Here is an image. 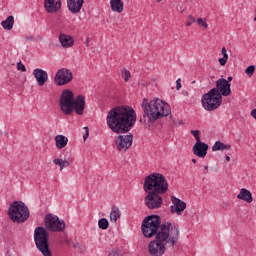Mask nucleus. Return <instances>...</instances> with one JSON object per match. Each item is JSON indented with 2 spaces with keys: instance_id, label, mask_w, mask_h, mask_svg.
Returning <instances> with one entry per match:
<instances>
[{
  "instance_id": "obj_1",
  "label": "nucleus",
  "mask_w": 256,
  "mask_h": 256,
  "mask_svg": "<svg viewBox=\"0 0 256 256\" xmlns=\"http://www.w3.org/2000/svg\"><path fill=\"white\" fill-rule=\"evenodd\" d=\"M143 189L147 195L144 198V203L147 209H161L163 205V197L169 191V182L161 173L154 172L146 176Z\"/></svg>"
},
{
  "instance_id": "obj_2",
  "label": "nucleus",
  "mask_w": 256,
  "mask_h": 256,
  "mask_svg": "<svg viewBox=\"0 0 256 256\" xmlns=\"http://www.w3.org/2000/svg\"><path fill=\"white\" fill-rule=\"evenodd\" d=\"M137 123V113L129 106H116L107 113L106 124L113 133H129Z\"/></svg>"
},
{
  "instance_id": "obj_3",
  "label": "nucleus",
  "mask_w": 256,
  "mask_h": 256,
  "mask_svg": "<svg viewBox=\"0 0 256 256\" xmlns=\"http://www.w3.org/2000/svg\"><path fill=\"white\" fill-rule=\"evenodd\" d=\"M179 226L173 225L171 231L167 227L162 226L155 239L148 244V253L150 256H163L165 255L166 247H175L179 241Z\"/></svg>"
},
{
  "instance_id": "obj_4",
  "label": "nucleus",
  "mask_w": 256,
  "mask_h": 256,
  "mask_svg": "<svg viewBox=\"0 0 256 256\" xmlns=\"http://www.w3.org/2000/svg\"><path fill=\"white\" fill-rule=\"evenodd\" d=\"M141 107L142 117H140V123H155L157 119L171 115V106L159 98H155L150 102L144 98Z\"/></svg>"
},
{
  "instance_id": "obj_5",
  "label": "nucleus",
  "mask_w": 256,
  "mask_h": 256,
  "mask_svg": "<svg viewBox=\"0 0 256 256\" xmlns=\"http://www.w3.org/2000/svg\"><path fill=\"white\" fill-rule=\"evenodd\" d=\"M162 227H166L168 231H171L173 224L171 222H166L161 224V216L159 215H150L147 216L141 225L142 233L146 239H151V237H157L159 231Z\"/></svg>"
},
{
  "instance_id": "obj_6",
  "label": "nucleus",
  "mask_w": 256,
  "mask_h": 256,
  "mask_svg": "<svg viewBox=\"0 0 256 256\" xmlns=\"http://www.w3.org/2000/svg\"><path fill=\"white\" fill-rule=\"evenodd\" d=\"M8 215L13 223H25L29 219V208L23 201H14L8 208Z\"/></svg>"
},
{
  "instance_id": "obj_7",
  "label": "nucleus",
  "mask_w": 256,
  "mask_h": 256,
  "mask_svg": "<svg viewBox=\"0 0 256 256\" xmlns=\"http://www.w3.org/2000/svg\"><path fill=\"white\" fill-rule=\"evenodd\" d=\"M34 242L43 256H52L51 249H49V232L47 228L41 226L35 228Z\"/></svg>"
},
{
  "instance_id": "obj_8",
  "label": "nucleus",
  "mask_w": 256,
  "mask_h": 256,
  "mask_svg": "<svg viewBox=\"0 0 256 256\" xmlns=\"http://www.w3.org/2000/svg\"><path fill=\"white\" fill-rule=\"evenodd\" d=\"M201 103L205 111H215L221 107L223 96H218L215 90L211 89L208 93L202 95Z\"/></svg>"
},
{
  "instance_id": "obj_9",
  "label": "nucleus",
  "mask_w": 256,
  "mask_h": 256,
  "mask_svg": "<svg viewBox=\"0 0 256 256\" xmlns=\"http://www.w3.org/2000/svg\"><path fill=\"white\" fill-rule=\"evenodd\" d=\"M75 101V95L73 91L66 89L62 92L60 96V109L64 115L73 114V103Z\"/></svg>"
},
{
  "instance_id": "obj_10",
  "label": "nucleus",
  "mask_w": 256,
  "mask_h": 256,
  "mask_svg": "<svg viewBox=\"0 0 256 256\" xmlns=\"http://www.w3.org/2000/svg\"><path fill=\"white\" fill-rule=\"evenodd\" d=\"M44 225L49 231H54L56 233L65 231V221L59 220V217L54 214L46 215Z\"/></svg>"
},
{
  "instance_id": "obj_11",
  "label": "nucleus",
  "mask_w": 256,
  "mask_h": 256,
  "mask_svg": "<svg viewBox=\"0 0 256 256\" xmlns=\"http://www.w3.org/2000/svg\"><path fill=\"white\" fill-rule=\"evenodd\" d=\"M73 81V72L70 69L62 68L57 71L54 77V82L58 87H63V85H68Z\"/></svg>"
},
{
  "instance_id": "obj_12",
  "label": "nucleus",
  "mask_w": 256,
  "mask_h": 256,
  "mask_svg": "<svg viewBox=\"0 0 256 256\" xmlns=\"http://www.w3.org/2000/svg\"><path fill=\"white\" fill-rule=\"evenodd\" d=\"M220 97H229L231 95V83L225 78H220L216 81V87L212 88Z\"/></svg>"
},
{
  "instance_id": "obj_13",
  "label": "nucleus",
  "mask_w": 256,
  "mask_h": 256,
  "mask_svg": "<svg viewBox=\"0 0 256 256\" xmlns=\"http://www.w3.org/2000/svg\"><path fill=\"white\" fill-rule=\"evenodd\" d=\"M115 143L118 151H125L126 149H129L131 145H133V134L119 135L115 139Z\"/></svg>"
},
{
  "instance_id": "obj_14",
  "label": "nucleus",
  "mask_w": 256,
  "mask_h": 256,
  "mask_svg": "<svg viewBox=\"0 0 256 256\" xmlns=\"http://www.w3.org/2000/svg\"><path fill=\"white\" fill-rule=\"evenodd\" d=\"M63 3L61 0H44V9L46 13L53 15L54 13H59L61 11Z\"/></svg>"
},
{
  "instance_id": "obj_15",
  "label": "nucleus",
  "mask_w": 256,
  "mask_h": 256,
  "mask_svg": "<svg viewBox=\"0 0 256 256\" xmlns=\"http://www.w3.org/2000/svg\"><path fill=\"white\" fill-rule=\"evenodd\" d=\"M171 201H172V206H171V213H177V215H181V213H183V211H185V209H187V203H185V201L172 196L171 197Z\"/></svg>"
},
{
  "instance_id": "obj_16",
  "label": "nucleus",
  "mask_w": 256,
  "mask_h": 256,
  "mask_svg": "<svg viewBox=\"0 0 256 256\" xmlns=\"http://www.w3.org/2000/svg\"><path fill=\"white\" fill-rule=\"evenodd\" d=\"M75 111L76 115H83L85 111V96L78 95L74 98V102L72 104V113Z\"/></svg>"
},
{
  "instance_id": "obj_17",
  "label": "nucleus",
  "mask_w": 256,
  "mask_h": 256,
  "mask_svg": "<svg viewBox=\"0 0 256 256\" xmlns=\"http://www.w3.org/2000/svg\"><path fill=\"white\" fill-rule=\"evenodd\" d=\"M33 75L39 87H43L45 83H47V81L49 80V74L47 73V71L41 68L34 69Z\"/></svg>"
},
{
  "instance_id": "obj_18",
  "label": "nucleus",
  "mask_w": 256,
  "mask_h": 256,
  "mask_svg": "<svg viewBox=\"0 0 256 256\" xmlns=\"http://www.w3.org/2000/svg\"><path fill=\"white\" fill-rule=\"evenodd\" d=\"M209 149V145L205 142H196L193 146V153L197 157H200L201 159H205L207 157V151Z\"/></svg>"
},
{
  "instance_id": "obj_19",
  "label": "nucleus",
  "mask_w": 256,
  "mask_h": 256,
  "mask_svg": "<svg viewBox=\"0 0 256 256\" xmlns=\"http://www.w3.org/2000/svg\"><path fill=\"white\" fill-rule=\"evenodd\" d=\"M67 1V8L70 13L73 15L77 13H81V9H83V4L85 0H66Z\"/></svg>"
},
{
  "instance_id": "obj_20",
  "label": "nucleus",
  "mask_w": 256,
  "mask_h": 256,
  "mask_svg": "<svg viewBox=\"0 0 256 256\" xmlns=\"http://www.w3.org/2000/svg\"><path fill=\"white\" fill-rule=\"evenodd\" d=\"M58 39L63 49H69L75 45V39L69 34L60 33Z\"/></svg>"
},
{
  "instance_id": "obj_21",
  "label": "nucleus",
  "mask_w": 256,
  "mask_h": 256,
  "mask_svg": "<svg viewBox=\"0 0 256 256\" xmlns=\"http://www.w3.org/2000/svg\"><path fill=\"white\" fill-rule=\"evenodd\" d=\"M237 199L240 201H245V203H253V194L246 188L240 189Z\"/></svg>"
},
{
  "instance_id": "obj_22",
  "label": "nucleus",
  "mask_w": 256,
  "mask_h": 256,
  "mask_svg": "<svg viewBox=\"0 0 256 256\" xmlns=\"http://www.w3.org/2000/svg\"><path fill=\"white\" fill-rule=\"evenodd\" d=\"M55 143L57 149H65L67 147V143H69V138L64 135L55 136Z\"/></svg>"
},
{
  "instance_id": "obj_23",
  "label": "nucleus",
  "mask_w": 256,
  "mask_h": 256,
  "mask_svg": "<svg viewBox=\"0 0 256 256\" xmlns=\"http://www.w3.org/2000/svg\"><path fill=\"white\" fill-rule=\"evenodd\" d=\"M13 25H15V17L12 15L8 16L7 19L1 22V26L6 31H11V29H13Z\"/></svg>"
},
{
  "instance_id": "obj_24",
  "label": "nucleus",
  "mask_w": 256,
  "mask_h": 256,
  "mask_svg": "<svg viewBox=\"0 0 256 256\" xmlns=\"http://www.w3.org/2000/svg\"><path fill=\"white\" fill-rule=\"evenodd\" d=\"M121 219V210L117 206H112L110 211V221L117 223V220Z\"/></svg>"
},
{
  "instance_id": "obj_25",
  "label": "nucleus",
  "mask_w": 256,
  "mask_h": 256,
  "mask_svg": "<svg viewBox=\"0 0 256 256\" xmlns=\"http://www.w3.org/2000/svg\"><path fill=\"white\" fill-rule=\"evenodd\" d=\"M112 11L116 13H123V2L121 0H111L110 1Z\"/></svg>"
},
{
  "instance_id": "obj_26",
  "label": "nucleus",
  "mask_w": 256,
  "mask_h": 256,
  "mask_svg": "<svg viewBox=\"0 0 256 256\" xmlns=\"http://www.w3.org/2000/svg\"><path fill=\"white\" fill-rule=\"evenodd\" d=\"M231 149V145L225 144L221 141H216L212 146V151H225Z\"/></svg>"
},
{
  "instance_id": "obj_27",
  "label": "nucleus",
  "mask_w": 256,
  "mask_h": 256,
  "mask_svg": "<svg viewBox=\"0 0 256 256\" xmlns=\"http://www.w3.org/2000/svg\"><path fill=\"white\" fill-rule=\"evenodd\" d=\"M98 227L99 229L106 231V229H109V220H107V218H101L98 221Z\"/></svg>"
},
{
  "instance_id": "obj_28",
  "label": "nucleus",
  "mask_w": 256,
  "mask_h": 256,
  "mask_svg": "<svg viewBox=\"0 0 256 256\" xmlns=\"http://www.w3.org/2000/svg\"><path fill=\"white\" fill-rule=\"evenodd\" d=\"M196 22H197V25L199 27H203L204 29H209V24H207V19H205V18H198L196 20Z\"/></svg>"
},
{
  "instance_id": "obj_29",
  "label": "nucleus",
  "mask_w": 256,
  "mask_h": 256,
  "mask_svg": "<svg viewBox=\"0 0 256 256\" xmlns=\"http://www.w3.org/2000/svg\"><path fill=\"white\" fill-rule=\"evenodd\" d=\"M246 75H248V77H253V74L255 73V66L250 65L246 68L245 70Z\"/></svg>"
},
{
  "instance_id": "obj_30",
  "label": "nucleus",
  "mask_w": 256,
  "mask_h": 256,
  "mask_svg": "<svg viewBox=\"0 0 256 256\" xmlns=\"http://www.w3.org/2000/svg\"><path fill=\"white\" fill-rule=\"evenodd\" d=\"M190 133L196 139L197 143L201 141V137L199 136L201 132H199V130H191Z\"/></svg>"
},
{
  "instance_id": "obj_31",
  "label": "nucleus",
  "mask_w": 256,
  "mask_h": 256,
  "mask_svg": "<svg viewBox=\"0 0 256 256\" xmlns=\"http://www.w3.org/2000/svg\"><path fill=\"white\" fill-rule=\"evenodd\" d=\"M122 77H123L124 81L127 83V81H129L131 79V72L129 70H124L122 72Z\"/></svg>"
},
{
  "instance_id": "obj_32",
  "label": "nucleus",
  "mask_w": 256,
  "mask_h": 256,
  "mask_svg": "<svg viewBox=\"0 0 256 256\" xmlns=\"http://www.w3.org/2000/svg\"><path fill=\"white\" fill-rule=\"evenodd\" d=\"M195 22H197V19H195V17L193 15H189L188 20L186 22V26L191 27L193 25V23H195Z\"/></svg>"
},
{
  "instance_id": "obj_33",
  "label": "nucleus",
  "mask_w": 256,
  "mask_h": 256,
  "mask_svg": "<svg viewBox=\"0 0 256 256\" xmlns=\"http://www.w3.org/2000/svg\"><path fill=\"white\" fill-rule=\"evenodd\" d=\"M17 69H18V71H22V73H25V71H27L25 64H22L21 62L17 63Z\"/></svg>"
},
{
  "instance_id": "obj_34",
  "label": "nucleus",
  "mask_w": 256,
  "mask_h": 256,
  "mask_svg": "<svg viewBox=\"0 0 256 256\" xmlns=\"http://www.w3.org/2000/svg\"><path fill=\"white\" fill-rule=\"evenodd\" d=\"M228 59H229V58H224V57L220 58V59H219L220 65H221L222 67H225V65H227V60H228Z\"/></svg>"
},
{
  "instance_id": "obj_35",
  "label": "nucleus",
  "mask_w": 256,
  "mask_h": 256,
  "mask_svg": "<svg viewBox=\"0 0 256 256\" xmlns=\"http://www.w3.org/2000/svg\"><path fill=\"white\" fill-rule=\"evenodd\" d=\"M221 53L225 59H229V54H227V48L223 47Z\"/></svg>"
},
{
  "instance_id": "obj_36",
  "label": "nucleus",
  "mask_w": 256,
  "mask_h": 256,
  "mask_svg": "<svg viewBox=\"0 0 256 256\" xmlns=\"http://www.w3.org/2000/svg\"><path fill=\"white\" fill-rule=\"evenodd\" d=\"M62 162H63V159H61V158H55L53 160L54 165H59L60 166Z\"/></svg>"
},
{
  "instance_id": "obj_37",
  "label": "nucleus",
  "mask_w": 256,
  "mask_h": 256,
  "mask_svg": "<svg viewBox=\"0 0 256 256\" xmlns=\"http://www.w3.org/2000/svg\"><path fill=\"white\" fill-rule=\"evenodd\" d=\"M86 133L83 135L84 141L89 137V127H84Z\"/></svg>"
},
{
  "instance_id": "obj_38",
  "label": "nucleus",
  "mask_w": 256,
  "mask_h": 256,
  "mask_svg": "<svg viewBox=\"0 0 256 256\" xmlns=\"http://www.w3.org/2000/svg\"><path fill=\"white\" fill-rule=\"evenodd\" d=\"M176 89H177V91H179V89H181V79L180 78H178L176 80Z\"/></svg>"
},
{
  "instance_id": "obj_39",
  "label": "nucleus",
  "mask_w": 256,
  "mask_h": 256,
  "mask_svg": "<svg viewBox=\"0 0 256 256\" xmlns=\"http://www.w3.org/2000/svg\"><path fill=\"white\" fill-rule=\"evenodd\" d=\"M109 256H119V252H117V250H113Z\"/></svg>"
},
{
  "instance_id": "obj_40",
  "label": "nucleus",
  "mask_w": 256,
  "mask_h": 256,
  "mask_svg": "<svg viewBox=\"0 0 256 256\" xmlns=\"http://www.w3.org/2000/svg\"><path fill=\"white\" fill-rule=\"evenodd\" d=\"M64 163V167H69V165H71V162H69V160H63Z\"/></svg>"
},
{
  "instance_id": "obj_41",
  "label": "nucleus",
  "mask_w": 256,
  "mask_h": 256,
  "mask_svg": "<svg viewBox=\"0 0 256 256\" xmlns=\"http://www.w3.org/2000/svg\"><path fill=\"white\" fill-rule=\"evenodd\" d=\"M59 167H60V171H63V169H65V164L63 160H62V163H60Z\"/></svg>"
},
{
  "instance_id": "obj_42",
  "label": "nucleus",
  "mask_w": 256,
  "mask_h": 256,
  "mask_svg": "<svg viewBox=\"0 0 256 256\" xmlns=\"http://www.w3.org/2000/svg\"><path fill=\"white\" fill-rule=\"evenodd\" d=\"M226 81H228V83H231V81H233V76H229Z\"/></svg>"
},
{
  "instance_id": "obj_43",
  "label": "nucleus",
  "mask_w": 256,
  "mask_h": 256,
  "mask_svg": "<svg viewBox=\"0 0 256 256\" xmlns=\"http://www.w3.org/2000/svg\"><path fill=\"white\" fill-rule=\"evenodd\" d=\"M86 46L89 47V38L86 39Z\"/></svg>"
},
{
  "instance_id": "obj_44",
  "label": "nucleus",
  "mask_w": 256,
  "mask_h": 256,
  "mask_svg": "<svg viewBox=\"0 0 256 256\" xmlns=\"http://www.w3.org/2000/svg\"><path fill=\"white\" fill-rule=\"evenodd\" d=\"M206 173L209 171V166H204Z\"/></svg>"
},
{
  "instance_id": "obj_45",
  "label": "nucleus",
  "mask_w": 256,
  "mask_h": 256,
  "mask_svg": "<svg viewBox=\"0 0 256 256\" xmlns=\"http://www.w3.org/2000/svg\"><path fill=\"white\" fill-rule=\"evenodd\" d=\"M226 161H231V157H229L228 155H226Z\"/></svg>"
},
{
  "instance_id": "obj_46",
  "label": "nucleus",
  "mask_w": 256,
  "mask_h": 256,
  "mask_svg": "<svg viewBox=\"0 0 256 256\" xmlns=\"http://www.w3.org/2000/svg\"><path fill=\"white\" fill-rule=\"evenodd\" d=\"M192 163H197V159L193 158Z\"/></svg>"
},
{
  "instance_id": "obj_47",
  "label": "nucleus",
  "mask_w": 256,
  "mask_h": 256,
  "mask_svg": "<svg viewBox=\"0 0 256 256\" xmlns=\"http://www.w3.org/2000/svg\"><path fill=\"white\" fill-rule=\"evenodd\" d=\"M161 1H163V0H157L158 3H161Z\"/></svg>"
},
{
  "instance_id": "obj_48",
  "label": "nucleus",
  "mask_w": 256,
  "mask_h": 256,
  "mask_svg": "<svg viewBox=\"0 0 256 256\" xmlns=\"http://www.w3.org/2000/svg\"><path fill=\"white\" fill-rule=\"evenodd\" d=\"M183 121H180V125H182Z\"/></svg>"
},
{
  "instance_id": "obj_49",
  "label": "nucleus",
  "mask_w": 256,
  "mask_h": 256,
  "mask_svg": "<svg viewBox=\"0 0 256 256\" xmlns=\"http://www.w3.org/2000/svg\"><path fill=\"white\" fill-rule=\"evenodd\" d=\"M192 83H195V81H193Z\"/></svg>"
}]
</instances>
